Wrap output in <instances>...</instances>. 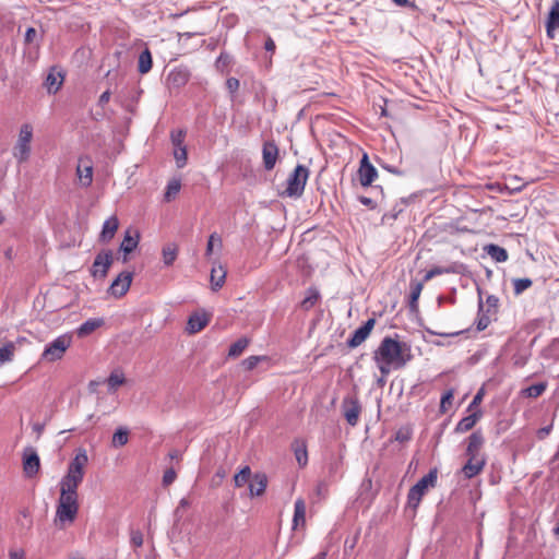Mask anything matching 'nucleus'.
<instances>
[{
	"label": "nucleus",
	"mask_w": 559,
	"mask_h": 559,
	"mask_svg": "<svg viewBox=\"0 0 559 559\" xmlns=\"http://www.w3.org/2000/svg\"><path fill=\"white\" fill-rule=\"evenodd\" d=\"M169 457L170 459H179L180 454H179V452L177 450H174V451L169 452Z\"/></svg>",
	"instance_id": "nucleus-63"
},
{
	"label": "nucleus",
	"mask_w": 559,
	"mask_h": 559,
	"mask_svg": "<svg viewBox=\"0 0 559 559\" xmlns=\"http://www.w3.org/2000/svg\"><path fill=\"white\" fill-rule=\"evenodd\" d=\"M170 138L175 147L185 146L186 132L183 130L173 131Z\"/></svg>",
	"instance_id": "nucleus-47"
},
{
	"label": "nucleus",
	"mask_w": 559,
	"mask_h": 559,
	"mask_svg": "<svg viewBox=\"0 0 559 559\" xmlns=\"http://www.w3.org/2000/svg\"><path fill=\"white\" fill-rule=\"evenodd\" d=\"M557 31H559V0H554L546 19V34L552 39Z\"/></svg>",
	"instance_id": "nucleus-16"
},
{
	"label": "nucleus",
	"mask_w": 559,
	"mask_h": 559,
	"mask_svg": "<svg viewBox=\"0 0 559 559\" xmlns=\"http://www.w3.org/2000/svg\"><path fill=\"white\" fill-rule=\"evenodd\" d=\"M343 415L350 426H356L361 414V405L356 396H346L342 403Z\"/></svg>",
	"instance_id": "nucleus-8"
},
{
	"label": "nucleus",
	"mask_w": 559,
	"mask_h": 559,
	"mask_svg": "<svg viewBox=\"0 0 559 559\" xmlns=\"http://www.w3.org/2000/svg\"><path fill=\"white\" fill-rule=\"evenodd\" d=\"M374 324H376V319H373V318L368 319L362 326L358 328L354 332L352 337L347 341V345L350 348H355V347L359 346L360 344H362L366 341V338L369 336V334L371 333L372 329L374 328Z\"/></svg>",
	"instance_id": "nucleus-14"
},
{
	"label": "nucleus",
	"mask_w": 559,
	"mask_h": 559,
	"mask_svg": "<svg viewBox=\"0 0 559 559\" xmlns=\"http://www.w3.org/2000/svg\"><path fill=\"white\" fill-rule=\"evenodd\" d=\"M63 83V75L61 74V72H56L55 70H51L47 78H46V86H47V90L49 93H57L61 85Z\"/></svg>",
	"instance_id": "nucleus-29"
},
{
	"label": "nucleus",
	"mask_w": 559,
	"mask_h": 559,
	"mask_svg": "<svg viewBox=\"0 0 559 559\" xmlns=\"http://www.w3.org/2000/svg\"><path fill=\"white\" fill-rule=\"evenodd\" d=\"M292 450L295 454L299 467L304 468L308 464V449L305 439L297 438L292 442Z\"/></svg>",
	"instance_id": "nucleus-21"
},
{
	"label": "nucleus",
	"mask_w": 559,
	"mask_h": 559,
	"mask_svg": "<svg viewBox=\"0 0 559 559\" xmlns=\"http://www.w3.org/2000/svg\"><path fill=\"white\" fill-rule=\"evenodd\" d=\"M152 66V55L148 49H145L139 56L138 70L140 73L145 74L151 71Z\"/></svg>",
	"instance_id": "nucleus-32"
},
{
	"label": "nucleus",
	"mask_w": 559,
	"mask_h": 559,
	"mask_svg": "<svg viewBox=\"0 0 559 559\" xmlns=\"http://www.w3.org/2000/svg\"><path fill=\"white\" fill-rule=\"evenodd\" d=\"M32 140L33 126L28 122L23 123L20 128L19 135L12 151L17 163L22 164L28 160L32 152Z\"/></svg>",
	"instance_id": "nucleus-6"
},
{
	"label": "nucleus",
	"mask_w": 559,
	"mask_h": 559,
	"mask_svg": "<svg viewBox=\"0 0 559 559\" xmlns=\"http://www.w3.org/2000/svg\"><path fill=\"white\" fill-rule=\"evenodd\" d=\"M252 479V473L250 466H243L235 476L234 483L236 487H242L245 484Z\"/></svg>",
	"instance_id": "nucleus-36"
},
{
	"label": "nucleus",
	"mask_w": 559,
	"mask_h": 559,
	"mask_svg": "<svg viewBox=\"0 0 559 559\" xmlns=\"http://www.w3.org/2000/svg\"><path fill=\"white\" fill-rule=\"evenodd\" d=\"M133 274L131 272H121L109 286V294L116 298L124 296L132 283Z\"/></svg>",
	"instance_id": "nucleus-11"
},
{
	"label": "nucleus",
	"mask_w": 559,
	"mask_h": 559,
	"mask_svg": "<svg viewBox=\"0 0 559 559\" xmlns=\"http://www.w3.org/2000/svg\"><path fill=\"white\" fill-rule=\"evenodd\" d=\"M546 383L538 382L521 390V395L525 397L536 399L546 391Z\"/></svg>",
	"instance_id": "nucleus-33"
},
{
	"label": "nucleus",
	"mask_w": 559,
	"mask_h": 559,
	"mask_svg": "<svg viewBox=\"0 0 559 559\" xmlns=\"http://www.w3.org/2000/svg\"><path fill=\"white\" fill-rule=\"evenodd\" d=\"M127 382L124 373L120 369L114 370L106 379L109 393H115L120 386Z\"/></svg>",
	"instance_id": "nucleus-26"
},
{
	"label": "nucleus",
	"mask_w": 559,
	"mask_h": 559,
	"mask_svg": "<svg viewBox=\"0 0 559 559\" xmlns=\"http://www.w3.org/2000/svg\"><path fill=\"white\" fill-rule=\"evenodd\" d=\"M98 384H99V382H98V381H91V382L88 383V389H90V391H91V392H94V391H95V388H96Z\"/></svg>",
	"instance_id": "nucleus-62"
},
{
	"label": "nucleus",
	"mask_w": 559,
	"mask_h": 559,
	"mask_svg": "<svg viewBox=\"0 0 559 559\" xmlns=\"http://www.w3.org/2000/svg\"><path fill=\"white\" fill-rule=\"evenodd\" d=\"M484 442H485V439L481 436V433H479V432L472 433L471 437L468 438V445L466 449V454L473 455V456L474 455L479 456V451L483 448Z\"/></svg>",
	"instance_id": "nucleus-28"
},
{
	"label": "nucleus",
	"mask_w": 559,
	"mask_h": 559,
	"mask_svg": "<svg viewBox=\"0 0 559 559\" xmlns=\"http://www.w3.org/2000/svg\"><path fill=\"white\" fill-rule=\"evenodd\" d=\"M191 78V73L187 67L179 66L174 68L166 78L168 88H180L185 86Z\"/></svg>",
	"instance_id": "nucleus-10"
},
{
	"label": "nucleus",
	"mask_w": 559,
	"mask_h": 559,
	"mask_svg": "<svg viewBox=\"0 0 559 559\" xmlns=\"http://www.w3.org/2000/svg\"><path fill=\"white\" fill-rule=\"evenodd\" d=\"M110 95H111L110 91H105V92L99 96L98 104H99L100 106H105V105L109 102V99H110Z\"/></svg>",
	"instance_id": "nucleus-54"
},
{
	"label": "nucleus",
	"mask_w": 559,
	"mask_h": 559,
	"mask_svg": "<svg viewBox=\"0 0 559 559\" xmlns=\"http://www.w3.org/2000/svg\"><path fill=\"white\" fill-rule=\"evenodd\" d=\"M104 324L105 321L102 318L88 319L78 328L76 334L79 337H85L102 328Z\"/></svg>",
	"instance_id": "nucleus-24"
},
{
	"label": "nucleus",
	"mask_w": 559,
	"mask_h": 559,
	"mask_svg": "<svg viewBox=\"0 0 559 559\" xmlns=\"http://www.w3.org/2000/svg\"><path fill=\"white\" fill-rule=\"evenodd\" d=\"M76 176L82 187L87 188L93 182V164L90 157H80L76 166Z\"/></svg>",
	"instance_id": "nucleus-13"
},
{
	"label": "nucleus",
	"mask_w": 559,
	"mask_h": 559,
	"mask_svg": "<svg viewBox=\"0 0 559 559\" xmlns=\"http://www.w3.org/2000/svg\"><path fill=\"white\" fill-rule=\"evenodd\" d=\"M424 289V283L420 282H412L411 283V293L408 299V307L412 312L418 311V299Z\"/></svg>",
	"instance_id": "nucleus-27"
},
{
	"label": "nucleus",
	"mask_w": 559,
	"mask_h": 559,
	"mask_svg": "<svg viewBox=\"0 0 559 559\" xmlns=\"http://www.w3.org/2000/svg\"><path fill=\"white\" fill-rule=\"evenodd\" d=\"M229 63H230V57L225 53H221L216 60V67L218 69H224V68L228 67Z\"/></svg>",
	"instance_id": "nucleus-51"
},
{
	"label": "nucleus",
	"mask_w": 559,
	"mask_h": 559,
	"mask_svg": "<svg viewBox=\"0 0 559 559\" xmlns=\"http://www.w3.org/2000/svg\"><path fill=\"white\" fill-rule=\"evenodd\" d=\"M533 282L531 278H514L513 280V289L516 296L521 295L527 288L532 286Z\"/></svg>",
	"instance_id": "nucleus-41"
},
{
	"label": "nucleus",
	"mask_w": 559,
	"mask_h": 559,
	"mask_svg": "<svg viewBox=\"0 0 559 559\" xmlns=\"http://www.w3.org/2000/svg\"><path fill=\"white\" fill-rule=\"evenodd\" d=\"M264 48H265V50H267V51H274V49H275V43L273 41V39H272V38H267V40L265 41Z\"/></svg>",
	"instance_id": "nucleus-59"
},
{
	"label": "nucleus",
	"mask_w": 559,
	"mask_h": 559,
	"mask_svg": "<svg viewBox=\"0 0 559 559\" xmlns=\"http://www.w3.org/2000/svg\"><path fill=\"white\" fill-rule=\"evenodd\" d=\"M176 478H177L176 471L174 468H168L165 471V473L163 475V485L169 486L170 484H173L175 481Z\"/></svg>",
	"instance_id": "nucleus-49"
},
{
	"label": "nucleus",
	"mask_w": 559,
	"mask_h": 559,
	"mask_svg": "<svg viewBox=\"0 0 559 559\" xmlns=\"http://www.w3.org/2000/svg\"><path fill=\"white\" fill-rule=\"evenodd\" d=\"M490 189H491V192H501L502 186L499 182L491 183Z\"/></svg>",
	"instance_id": "nucleus-61"
},
{
	"label": "nucleus",
	"mask_w": 559,
	"mask_h": 559,
	"mask_svg": "<svg viewBox=\"0 0 559 559\" xmlns=\"http://www.w3.org/2000/svg\"><path fill=\"white\" fill-rule=\"evenodd\" d=\"M359 201H360L364 205H367V206H369V207H371V209H373V207H374V202H373V200H372V199H370V198H367V197H360V198H359Z\"/></svg>",
	"instance_id": "nucleus-58"
},
{
	"label": "nucleus",
	"mask_w": 559,
	"mask_h": 559,
	"mask_svg": "<svg viewBox=\"0 0 559 559\" xmlns=\"http://www.w3.org/2000/svg\"><path fill=\"white\" fill-rule=\"evenodd\" d=\"M249 340L247 337H241L235 343H233L228 350V356L230 357H239L243 350L248 347Z\"/></svg>",
	"instance_id": "nucleus-38"
},
{
	"label": "nucleus",
	"mask_w": 559,
	"mask_h": 559,
	"mask_svg": "<svg viewBox=\"0 0 559 559\" xmlns=\"http://www.w3.org/2000/svg\"><path fill=\"white\" fill-rule=\"evenodd\" d=\"M320 299V294L316 288H308L306 292V297L301 301V308L305 310H310L316 306V304Z\"/></svg>",
	"instance_id": "nucleus-34"
},
{
	"label": "nucleus",
	"mask_w": 559,
	"mask_h": 559,
	"mask_svg": "<svg viewBox=\"0 0 559 559\" xmlns=\"http://www.w3.org/2000/svg\"><path fill=\"white\" fill-rule=\"evenodd\" d=\"M215 243L218 247H222V238H221V236L218 234L213 233V234L210 235L209 240H207L206 250H205V255L206 257L212 255Z\"/></svg>",
	"instance_id": "nucleus-46"
},
{
	"label": "nucleus",
	"mask_w": 559,
	"mask_h": 559,
	"mask_svg": "<svg viewBox=\"0 0 559 559\" xmlns=\"http://www.w3.org/2000/svg\"><path fill=\"white\" fill-rule=\"evenodd\" d=\"M88 457L84 449L79 450L60 481V496L56 507L55 525L66 530L74 523L79 514L78 488L83 481Z\"/></svg>",
	"instance_id": "nucleus-1"
},
{
	"label": "nucleus",
	"mask_w": 559,
	"mask_h": 559,
	"mask_svg": "<svg viewBox=\"0 0 559 559\" xmlns=\"http://www.w3.org/2000/svg\"><path fill=\"white\" fill-rule=\"evenodd\" d=\"M306 527V502L302 498L295 501L293 530Z\"/></svg>",
	"instance_id": "nucleus-23"
},
{
	"label": "nucleus",
	"mask_w": 559,
	"mask_h": 559,
	"mask_svg": "<svg viewBox=\"0 0 559 559\" xmlns=\"http://www.w3.org/2000/svg\"><path fill=\"white\" fill-rule=\"evenodd\" d=\"M118 227H119V221L116 215H112L109 218H107L103 224V228H102V231L99 235V240L102 242H109L115 237V234L117 233Z\"/></svg>",
	"instance_id": "nucleus-22"
},
{
	"label": "nucleus",
	"mask_w": 559,
	"mask_h": 559,
	"mask_svg": "<svg viewBox=\"0 0 559 559\" xmlns=\"http://www.w3.org/2000/svg\"><path fill=\"white\" fill-rule=\"evenodd\" d=\"M489 324V320L485 317L480 318L477 323V330L483 331L485 330Z\"/></svg>",
	"instance_id": "nucleus-57"
},
{
	"label": "nucleus",
	"mask_w": 559,
	"mask_h": 559,
	"mask_svg": "<svg viewBox=\"0 0 559 559\" xmlns=\"http://www.w3.org/2000/svg\"><path fill=\"white\" fill-rule=\"evenodd\" d=\"M435 276L432 270L430 269L425 275H424V283H427L431 281Z\"/></svg>",
	"instance_id": "nucleus-60"
},
{
	"label": "nucleus",
	"mask_w": 559,
	"mask_h": 559,
	"mask_svg": "<svg viewBox=\"0 0 559 559\" xmlns=\"http://www.w3.org/2000/svg\"><path fill=\"white\" fill-rule=\"evenodd\" d=\"M140 241V233L136 229H127L124 233V237L120 245V250L124 253L123 261L128 260L127 255L133 252Z\"/></svg>",
	"instance_id": "nucleus-17"
},
{
	"label": "nucleus",
	"mask_w": 559,
	"mask_h": 559,
	"mask_svg": "<svg viewBox=\"0 0 559 559\" xmlns=\"http://www.w3.org/2000/svg\"><path fill=\"white\" fill-rule=\"evenodd\" d=\"M181 183L178 179H173L168 182L164 194L165 201L170 202L179 193Z\"/></svg>",
	"instance_id": "nucleus-39"
},
{
	"label": "nucleus",
	"mask_w": 559,
	"mask_h": 559,
	"mask_svg": "<svg viewBox=\"0 0 559 559\" xmlns=\"http://www.w3.org/2000/svg\"><path fill=\"white\" fill-rule=\"evenodd\" d=\"M267 487V477L264 473H255L249 483V495L251 498L264 495Z\"/></svg>",
	"instance_id": "nucleus-19"
},
{
	"label": "nucleus",
	"mask_w": 559,
	"mask_h": 559,
	"mask_svg": "<svg viewBox=\"0 0 559 559\" xmlns=\"http://www.w3.org/2000/svg\"><path fill=\"white\" fill-rule=\"evenodd\" d=\"M453 397H454L453 390H448L442 395L441 402H440V411H441V413H447L451 408Z\"/></svg>",
	"instance_id": "nucleus-44"
},
{
	"label": "nucleus",
	"mask_w": 559,
	"mask_h": 559,
	"mask_svg": "<svg viewBox=\"0 0 559 559\" xmlns=\"http://www.w3.org/2000/svg\"><path fill=\"white\" fill-rule=\"evenodd\" d=\"M211 317L205 312H195L189 317L187 323V332L189 334H195L202 331L209 323Z\"/></svg>",
	"instance_id": "nucleus-18"
},
{
	"label": "nucleus",
	"mask_w": 559,
	"mask_h": 559,
	"mask_svg": "<svg viewBox=\"0 0 559 559\" xmlns=\"http://www.w3.org/2000/svg\"><path fill=\"white\" fill-rule=\"evenodd\" d=\"M491 260L496 262H506L508 260V252L502 247L491 243Z\"/></svg>",
	"instance_id": "nucleus-42"
},
{
	"label": "nucleus",
	"mask_w": 559,
	"mask_h": 559,
	"mask_svg": "<svg viewBox=\"0 0 559 559\" xmlns=\"http://www.w3.org/2000/svg\"><path fill=\"white\" fill-rule=\"evenodd\" d=\"M72 345V335L69 333L59 335L44 348L40 360L55 362L61 360Z\"/></svg>",
	"instance_id": "nucleus-4"
},
{
	"label": "nucleus",
	"mask_w": 559,
	"mask_h": 559,
	"mask_svg": "<svg viewBox=\"0 0 559 559\" xmlns=\"http://www.w3.org/2000/svg\"><path fill=\"white\" fill-rule=\"evenodd\" d=\"M377 177L378 171L376 167L370 163L368 154L364 153L358 168V179L360 185L362 187H369Z\"/></svg>",
	"instance_id": "nucleus-9"
},
{
	"label": "nucleus",
	"mask_w": 559,
	"mask_h": 559,
	"mask_svg": "<svg viewBox=\"0 0 559 559\" xmlns=\"http://www.w3.org/2000/svg\"><path fill=\"white\" fill-rule=\"evenodd\" d=\"M280 150L274 141H267L262 147L263 166L266 170H272L278 159Z\"/></svg>",
	"instance_id": "nucleus-15"
},
{
	"label": "nucleus",
	"mask_w": 559,
	"mask_h": 559,
	"mask_svg": "<svg viewBox=\"0 0 559 559\" xmlns=\"http://www.w3.org/2000/svg\"><path fill=\"white\" fill-rule=\"evenodd\" d=\"M9 559H25V551L23 549H10Z\"/></svg>",
	"instance_id": "nucleus-52"
},
{
	"label": "nucleus",
	"mask_w": 559,
	"mask_h": 559,
	"mask_svg": "<svg viewBox=\"0 0 559 559\" xmlns=\"http://www.w3.org/2000/svg\"><path fill=\"white\" fill-rule=\"evenodd\" d=\"M413 358L411 345L390 336L384 337L373 354V360L382 374L390 368H403Z\"/></svg>",
	"instance_id": "nucleus-2"
},
{
	"label": "nucleus",
	"mask_w": 559,
	"mask_h": 559,
	"mask_svg": "<svg viewBox=\"0 0 559 559\" xmlns=\"http://www.w3.org/2000/svg\"><path fill=\"white\" fill-rule=\"evenodd\" d=\"M129 441V431L124 427H120L116 430V432L112 436L111 444L115 448L123 447Z\"/></svg>",
	"instance_id": "nucleus-35"
},
{
	"label": "nucleus",
	"mask_w": 559,
	"mask_h": 559,
	"mask_svg": "<svg viewBox=\"0 0 559 559\" xmlns=\"http://www.w3.org/2000/svg\"><path fill=\"white\" fill-rule=\"evenodd\" d=\"M40 467L39 456L34 448H26L23 452V471L27 477L37 475Z\"/></svg>",
	"instance_id": "nucleus-12"
},
{
	"label": "nucleus",
	"mask_w": 559,
	"mask_h": 559,
	"mask_svg": "<svg viewBox=\"0 0 559 559\" xmlns=\"http://www.w3.org/2000/svg\"><path fill=\"white\" fill-rule=\"evenodd\" d=\"M483 394H484V388H481L479 390V392L474 396V400H473L472 404L469 405L468 411H471L474 405H477L481 401Z\"/></svg>",
	"instance_id": "nucleus-56"
},
{
	"label": "nucleus",
	"mask_w": 559,
	"mask_h": 559,
	"mask_svg": "<svg viewBox=\"0 0 559 559\" xmlns=\"http://www.w3.org/2000/svg\"><path fill=\"white\" fill-rule=\"evenodd\" d=\"M15 350L16 347L13 342L4 344V346L0 348V365L12 361Z\"/></svg>",
	"instance_id": "nucleus-37"
},
{
	"label": "nucleus",
	"mask_w": 559,
	"mask_h": 559,
	"mask_svg": "<svg viewBox=\"0 0 559 559\" xmlns=\"http://www.w3.org/2000/svg\"><path fill=\"white\" fill-rule=\"evenodd\" d=\"M438 481V469L432 468L427 475L421 477L408 491L407 504L414 510L419 506L423 497L429 490L435 488Z\"/></svg>",
	"instance_id": "nucleus-3"
},
{
	"label": "nucleus",
	"mask_w": 559,
	"mask_h": 559,
	"mask_svg": "<svg viewBox=\"0 0 559 559\" xmlns=\"http://www.w3.org/2000/svg\"><path fill=\"white\" fill-rule=\"evenodd\" d=\"M174 156L179 168L183 167L187 163V147L179 146L175 147Z\"/></svg>",
	"instance_id": "nucleus-45"
},
{
	"label": "nucleus",
	"mask_w": 559,
	"mask_h": 559,
	"mask_svg": "<svg viewBox=\"0 0 559 559\" xmlns=\"http://www.w3.org/2000/svg\"><path fill=\"white\" fill-rule=\"evenodd\" d=\"M431 270L435 276H439L442 274H455L460 273L461 264L454 262L447 266H433Z\"/></svg>",
	"instance_id": "nucleus-40"
},
{
	"label": "nucleus",
	"mask_w": 559,
	"mask_h": 559,
	"mask_svg": "<svg viewBox=\"0 0 559 559\" xmlns=\"http://www.w3.org/2000/svg\"><path fill=\"white\" fill-rule=\"evenodd\" d=\"M114 262V254L110 250L99 251L90 269V273L94 278L104 280Z\"/></svg>",
	"instance_id": "nucleus-7"
},
{
	"label": "nucleus",
	"mask_w": 559,
	"mask_h": 559,
	"mask_svg": "<svg viewBox=\"0 0 559 559\" xmlns=\"http://www.w3.org/2000/svg\"><path fill=\"white\" fill-rule=\"evenodd\" d=\"M552 429V425H549V426H546V427H543L538 430L537 435L540 439L545 438L546 436H548L550 433Z\"/></svg>",
	"instance_id": "nucleus-55"
},
{
	"label": "nucleus",
	"mask_w": 559,
	"mask_h": 559,
	"mask_svg": "<svg viewBox=\"0 0 559 559\" xmlns=\"http://www.w3.org/2000/svg\"><path fill=\"white\" fill-rule=\"evenodd\" d=\"M310 171L304 165H297L286 180V188L282 195L299 198L305 191Z\"/></svg>",
	"instance_id": "nucleus-5"
},
{
	"label": "nucleus",
	"mask_w": 559,
	"mask_h": 559,
	"mask_svg": "<svg viewBox=\"0 0 559 559\" xmlns=\"http://www.w3.org/2000/svg\"><path fill=\"white\" fill-rule=\"evenodd\" d=\"M270 358L267 356H249L242 361L243 367L247 370H253L259 362L267 361Z\"/></svg>",
	"instance_id": "nucleus-43"
},
{
	"label": "nucleus",
	"mask_w": 559,
	"mask_h": 559,
	"mask_svg": "<svg viewBox=\"0 0 559 559\" xmlns=\"http://www.w3.org/2000/svg\"><path fill=\"white\" fill-rule=\"evenodd\" d=\"M178 252H179L178 245H176L174 242L165 245L162 249L164 264L167 266L173 265L178 257Z\"/></svg>",
	"instance_id": "nucleus-31"
},
{
	"label": "nucleus",
	"mask_w": 559,
	"mask_h": 559,
	"mask_svg": "<svg viewBox=\"0 0 559 559\" xmlns=\"http://www.w3.org/2000/svg\"><path fill=\"white\" fill-rule=\"evenodd\" d=\"M490 300H491V309L496 308L497 304H498V298H496L495 296L491 295Z\"/></svg>",
	"instance_id": "nucleus-64"
},
{
	"label": "nucleus",
	"mask_w": 559,
	"mask_h": 559,
	"mask_svg": "<svg viewBox=\"0 0 559 559\" xmlns=\"http://www.w3.org/2000/svg\"><path fill=\"white\" fill-rule=\"evenodd\" d=\"M130 542H131L132 546H134L136 548L141 547L144 543L142 532L139 530L132 531Z\"/></svg>",
	"instance_id": "nucleus-48"
},
{
	"label": "nucleus",
	"mask_w": 559,
	"mask_h": 559,
	"mask_svg": "<svg viewBox=\"0 0 559 559\" xmlns=\"http://www.w3.org/2000/svg\"><path fill=\"white\" fill-rule=\"evenodd\" d=\"M240 86L239 80L236 78H229L226 81V87L230 93H236Z\"/></svg>",
	"instance_id": "nucleus-50"
},
{
	"label": "nucleus",
	"mask_w": 559,
	"mask_h": 559,
	"mask_svg": "<svg viewBox=\"0 0 559 559\" xmlns=\"http://www.w3.org/2000/svg\"><path fill=\"white\" fill-rule=\"evenodd\" d=\"M468 461L467 463L462 467V473L465 475L466 478H472L479 474L484 466H485V459L481 456L476 455H467Z\"/></svg>",
	"instance_id": "nucleus-20"
},
{
	"label": "nucleus",
	"mask_w": 559,
	"mask_h": 559,
	"mask_svg": "<svg viewBox=\"0 0 559 559\" xmlns=\"http://www.w3.org/2000/svg\"><path fill=\"white\" fill-rule=\"evenodd\" d=\"M479 417L480 415L477 412H472L469 415L465 416L457 423L455 431L461 433L467 432L476 425Z\"/></svg>",
	"instance_id": "nucleus-30"
},
{
	"label": "nucleus",
	"mask_w": 559,
	"mask_h": 559,
	"mask_svg": "<svg viewBox=\"0 0 559 559\" xmlns=\"http://www.w3.org/2000/svg\"><path fill=\"white\" fill-rule=\"evenodd\" d=\"M37 36V31L34 27H28L25 33V43L31 44Z\"/></svg>",
	"instance_id": "nucleus-53"
},
{
	"label": "nucleus",
	"mask_w": 559,
	"mask_h": 559,
	"mask_svg": "<svg viewBox=\"0 0 559 559\" xmlns=\"http://www.w3.org/2000/svg\"><path fill=\"white\" fill-rule=\"evenodd\" d=\"M227 271L223 265L213 266L211 270V288L214 292L221 289L226 280Z\"/></svg>",
	"instance_id": "nucleus-25"
}]
</instances>
